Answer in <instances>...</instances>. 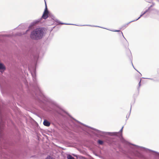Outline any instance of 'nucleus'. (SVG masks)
<instances>
[{"label": "nucleus", "instance_id": "obj_3", "mask_svg": "<svg viewBox=\"0 0 159 159\" xmlns=\"http://www.w3.org/2000/svg\"><path fill=\"white\" fill-rule=\"evenodd\" d=\"M49 12L48 10L47 6L45 3V8L44 11L43 13L42 16L41 18L39 19L38 20H35L32 22L29 27V28L27 29L25 32H21L19 33L18 35L20 36L22 34H24L27 33L29 31L30 29H32L33 27L35 26V25L38 24L39 22L41 21L42 18H43L44 19H46L48 17H49Z\"/></svg>", "mask_w": 159, "mask_h": 159}, {"label": "nucleus", "instance_id": "obj_11", "mask_svg": "<svg viewBox=\"0 0 159 159\" xmlns=\"http://www.w3.org/2000/svg\"><path fill=\"white\" fill-rule=\"evenodd\" d=\"M132 22V21H131L129 22V23H128L126 24H125L124 25H123L121 27V29H125V28L126 27H127V26H128V25L131 23V22Z\"/></svg>", "mask_w": 159, "mask_h": 159}, {"label": "nucleus", "instance_id": "obj_1", "mask_svg": "<svg viewBox=\"0 0 159 159\" xmlns=\"http://www.w3.org/2000/svg\"><path fill=\"white\" fill-rule=\"evenodd\" d=\"M34 89L35 98L41 107L46 111L50 108L57 114L65 117L66 113L59 107L56 102L44 95L38 84H36Z\"/></svg>", "mask_w": 159, "mask_h": 159}, {"label": "nucleus", "instance_id": "obj_12", "mask_svg": "<svg viewBox=\"0 0 159 159\" xmlns=\"http://www.w3.org/2000/svg\"><path fill=\"white\" fill-rule=\"evenodd\" d=\"M147 149L149 151H151V152H152L155 153H156L155 155L159 158V152H157L154 151L152 150H151L149 149Z\"/></svg>", "mask_w": 159, "mask_h": 159}, {"label": "nucleus", "instance_id": "obj_22", "mask_svg": "<svg viewBox=\"0 0 159 159\" xmlns=\"http://www.w3.org/2000/svg\"><path fill=\"white\" fill-rule=\"evenodd\" d=\"M141 17H140V16L139 17L138 19H137L134 20H132V21H132V22L135 21H136L138 20H139Z\"/></svg>", "mask_w": 159, "mask_h": 159}, {"label": "nucleus", "instance_id": "obj_15", "mask_svg": "<svg viewBox=\"0 0 159 159\" xmlns=\"http://www.w3.org/2000/svg\"><path fill=\"white\" fill-rule=\"evenodd\" d=\"M130 144H131V145H133L134 146H135L136 148H143V149H145V148L143 147H140V146H139L136 145H134V144H133L130 143Z\"/></svg>", "mask_w": 159, "mask_h": 159}, {"label": "nucleus", "instance_id": "obj_9", "mask_svg": "<svg viewBox=\"0 0 159 159\" xmlns=\"http://www.w3.org/2000/svg\"><path fill=\"white\" fill-rule=\"evenodd\" d=\"M6 70L5 66L3 64L0 63V71L1 72H3Z\"/></svg>", "mask_w": 159, "mask_h": 159}, {"label": "nucleus", "instance_id": "obj_5", "mask_svg": "<svg viewBox=\"0 0 159 159\" xmlns=\"http://www.w3.org/2000/svg\"><path fill=\"white\" fill-rule=\"evenodd\" d=\"M10 145L8 141L5 139H3L1 142V145L0 147L1 148H4L7 149L8 148V146Z\"/></svg>", "mask_w": 159, "mask_h": 159}, {"label": "nucleus", "instance_id": "obj_24", "mask_svg": "<svg viewBox=\"0 0 159 159\" xmlns=\"http://www.w3.org/2000/svg\"><path fill=\"white\" fill-rule=\"evenodd\" d=\"M145 1L148 2H149V3H151V1H149V0H145Z\"/></svg>", "mask_w": 159, "mask_h": 159}, {"label": "nucleus", "instance_id": "obj_13", "mask_svg": "<svg viewBox=\"0 0 159 159\" xmlns=\"http://www.w3.org/2000/svg\"><path fill=\"white\" fill-rule=\"evenodd\" d=\"M98 143L99 145H101L103 144L104 143L103 141L100 139L98 140Z\"/></svg>", "mask_w": 159, "mask_h": 159}, {"label": "nucleus", "instance_id": "obj_18", "mask_svg": "<svg viewBox=\"0 0 159 159\" xmlns=\"http://www.w3.org/2000/svg\"><path fill=\"white\" fill-rule=\"evenodd\" d=\"M111 31H114V32H119L122 34L123 36V35L122 32L121 31H120V30H111Z\"/></svg>", "mask_w": 159, "mask_h": 159}, {"label": "nucleus", "instance_id": "obj_4", "mask_svg": "<svg viewBox=\"0 0 159 159\" xmlns=\"http://www.w3.org/2000/svg\"><path fill=\"white\" fill-rule=\"evenodd\" d=\"M43 34V30L39 28L35 29L31 32L30 38L33 39L38 40L41 39Z\"/></svg>", "mask_w": 159, "mask_h": 159}, {"label": "nucleus", "instance_id": "obj_20", "mask_svg": "<svg viewBox=\"0 0 159 159\" xmlns=\"http://www.w3.org/2000/svg\"><path fill=\"white\" fill-rule=\"evenodd\" d=\"M143 78L148 79L151 80H152L153 81H155V80L153 79L149 78Z\"/></svg>", "mask_w": 159, "mask_h": 159}, {"label": "nucleus", "instance_id": "obj_2", "mask_svg": "<svg viewBox=\"0 0 159 159\" xmlns=\"http://www.w3.org/2000/svg\"><path fill=\"white\" fill-rule=\"evenodd\" d=\"M72 119L73 120H72V122L74 125V127L75 128L79 130L80 131V130L81 129L82 130L87 131H88L87 129L88 128H90L95 131L94 134L96 135V136L98 138H100L103 137L106 135H116L118 136L119 137L122 142L124 143L125 142V141L123 138L122 136V132L123 128V126L122 127L119 132H105L101 131L92 127L87 126L73 118H72Z\"/></svg>", "mask_w": 159, "mask_h": 159}, {"label": "nucleus", "instance_id": "obj_21", "mask_svg": "<svg viewBox=\"0 0 159 159\" xmlns=\"http://www.w3.org/2000/svg\"><path fill=\"white\" fill-rule=\"evenodd\" d=\"M141 80H140V81L139 83V87L138 88V89H139V87H140V86H141Z\"/></svg>", "mask_w": 159, "mask_h": 159}, {"label": "nucleus", "instance_id": "obj_23", "mask_svg": "<svg viewBox=\"0 0 159 159\" xmlns=\"http://www.w3.org/2000/svg\"><path fill=\"white\" fill-rule=\"evenodd\" d=\"M144 14H143V12H142L141 13V15H140V17H142V16H143Z\"/></svg>", "mask_w": 159, "mask_h": 159}, {"label": "nucleus", "instance_id": "obj_27", "mask_svg": "<svg viewBox=\"0 0 159 159\" xmlns=\"http://www.w3.org/2000/svg\"><path fill=\"white\" fill-rule=\"evenodd\" d=\"M149 10V9H147V10H146V11H145L146 12H146H147Z\"/></svg>", "mask_w": 159, "mask_h": 159}, {"label": "nucleus", "instance_id": "obj_28", "mask_svg": "<svg viewBox=\"0 0 159 159\" xmlns=\"http://www.w3.org/2000/svg\"><path fill=\"white\" fill-rule=\"evenodd\" d=\"M131 63H132V66H133V67H134V66L133 65V63H132V61H131Z\"/></svg>", "mask_w": 159, "mask_h": 159}, {"label": "nucleus", "instance_id": "obj_14", "mask_svg": "<svg viewBox=\"0 0 159 159\" xmlns=\"http://www.w3.org/2000/svg\"><path fill=\"white\" fill-rule=\"evenodd\" d=\"M67 159H75L70 154L67 156Z\"/></svg>", "mask_w": 159, "mask_h": 159}, {"label": "nucleus", "instance_id": "obj_25", "mask_svg": "<svg viewBox=\"0 0 159 159\" xmlns=\"http://www.w3.org/2000/svg\"><path fill=\"white\" fill-rule=\"evenodd\" d=\"M153 6V5H151L149 8L148 9H149L152 7Z\"/></svg>", "mask_w": 159, "mask_h": 159}, {"label": "nucleus", "instance_id": "obj_16", "mask_svg": "<svg viewBox=\"0 0 159 159\" xmlns=\"http://www.w3.org/2000/svg\"><path fill=\"white\" fill-rule=\"evenodd\" d=\"M80 26H91V27H100V28H102L101 27H100V26H98L92 25H80Z\"/></svg>", "mask_w": 159, "mask_h": 159}, {"label": "nucleus", "instance_id": "obj_30", "mask_svg": "<svg viewBox=\"0 0 159 159\" xmlns=\"http://www.w3.org/2000/svg\"><path fill=\"white\" fill-rule=\"evenodd\" d=\"M70 25H74V24H70ZM76 26H77V25H76Z\"/></svg>", "mask_w": 159, "mask_h": 159}, {"label": "nucleus", "instance_id": "obj_10", "mask_svg": "<svg viewBox=\"0 0 159 159\" xmlns=\"http://www.w3.org/2000/svg\"><path fill=\"white\" fill-rule=\"evenodd\" d=\"M31 75L33 78V80L34 83L36 81V74H35V69H34L33 72L31 73Z\"/></svg>", "mask_w": 159, "mask_h": 159}, {"label": "nucleus", "instance_id": "obj_8", "mask_svg": "<svg viewBox=\"0 0 159 159\" xmlns=\"http://www.w3.org/2000/svg\"><path fill=\"white\" fill-rule=\"evenodd\" d=\"M50 122L46 119H44L43 122V125L49 127L50 125Z\"/></svg>", "mask_w": 159, "mask_h": 159}, {"label": "nucleus", "instance_id": "obj_19", "mask_svg": "<svg viewBox=\"0 0 159 159\" xmlns=\"http://www.w3.org/2000/svg\"><path fill=\"white\" fill-rule=\"evenodd\" d=\"M53 158L51 157L50 156H48L47 157V159H53Z\"/></svg>", "mask_w": 159, "mask_h": 159}, {"label": "nucleus", "instance_id": "obj_29", "mask_svg": "<svg viewBox=\"0 0 159 159\" xmlns=\"http://www.w3.org/2000/svg\"><path fill=\"white\" fill-rule=\"evenodd\" d=\"M143 13L144 14H145L146 13V12L145 11H144V12H143Z\"/></svg>", "mask_w": 159, "mask_h": 159}, {"label": "nucleus", "instance_id": "obj_26", "mask_svg": "<svg viewBox=\"0 0 159 159\" xmlns=\"http://www.w3.org/2000/svg\"><path fill=\"white\" fill-rule=\"evenodd\" d=\"M149 10V9H147V10H146V11H145L146 12H146H147Z\"/></svg>", "mask_w": 159, "mask_h": 159}, {"label": "nucleus", "instance_id": "obj_7", "mask_svg": "<svg viewBox=\"0 0 159 159\" xmlns=\"http://www.w3.org/2000/svg\"><path fill=\"white\" fill-rule=\"evenodd\" d=\"M34 61V65L36 66L37 62L38 61L39 58V54L38 53H37L35 54H34L33 55Z\"/></svg>", "mask_w": 159, "mask_h": 159}, {"label": "nucleus", "instance_id": "obj_6", "mask_svg": "<svg viewBox=\"0 0 159 159\" xmlns=\"http://www.w3.org/2000/svg\"><path fill=\"white\" fill-rule=\"evenodd\" d=\"M49 17H50L53 20L55 21L56 22H57L59 24H61V25H70V24H67L66 23H61V22L59 21L58 20H57L54 16L52 15V14L50 13H49Z\"/></svg>", "mask_w": 159, "mask_h": 159}, {"label": "nucleus", "instance_id": "obj_17", "mask_svg": "<svg viewBox=\"0 0 159 159\" xmlns=\"http://www.w3.org/2000/svg\"><path fill=\"white\" fill-rule=\"evenodd\" d=\"M131 107L130 110V111H129V115L128 116H126V118H127V119H128L129 118V116H130V113H131Z\"/></svg>", "mask_w": 159, "mask_h": 159}]
</instances>
